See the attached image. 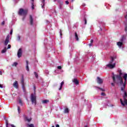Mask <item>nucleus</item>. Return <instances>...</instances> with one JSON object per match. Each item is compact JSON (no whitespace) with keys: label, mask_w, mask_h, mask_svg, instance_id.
Masks as SVG:
<instances>
[{"label":"nucleus","mask_w":127,"mask_h":127,"mask_svg":"<svg viewBox=\"0 0 127 127\" xmlns=\"http://www.w3.org/2000/svg\"><path fill=\"white\" fill-rule=\"evenodd\" d=\"M126 38H127V35H124L120 39V41L117 42V45L119 46V48H122V46H123L124 41L126 40Z\"/></svg>","instance_id":"1"},{"label":"nucleus","mask_w":127,"mask_h":127,"mask_svg":"<svg viewBox=\"0 0 127 127\" xmlns=\"http://www.w3.org/2000/svg\"><path fill=\"white\" fill-rule=\"evenodd\" d=\"M31 101L32 102V104L36 105V94L35 93V91L34 92V94H32L31 95Z\"/></svg>","instance_id":"2"},{"label":"nucleus","mask_w":127,"mask_h":127,"mask_svg":"<svg viewBox=\"0 0 127 127\" xmlns=\"http://www.w3.org/2000/svg\"><path fill=\"white\" fill-rule=\"evenodd\" d=\"M27 14V10H24L22 8H20L18 12L19 15H26Z\"/></svg>","instance_id":"3"},{"label":"nucleus","mask_w":127,"mask_h":127,"mask_svg":"<svg viewBox=\"0 0 127 127\" xmlns=\"http://www.w3.org/2000/svg\"><path fill=\"white\" fill-rule=\"evenodd\" d=\"M21 84L22 85V88L24 92V91H25V86L24 84V78H23V76H22V78L21 80Z\"/></svg>","instance_id":"4"},{"label":"nucleus","mask_w":127,"mask_h":127,"mask_svg":"<svg viewBox=\"0 0 127 127\" xmlns=\"http://www.w3.org/2000/svg\"><path fill=\"white\" fill-rule=\"evenodd\" d=\"M107 67H108V68H110V69H113V68H115L116 67V63H114V64H107Z\"/></svg>","instance_id":"5"},{"label":"nucleus","mask_w":127,"mask_h":127,"mask_svg":"<svg viewBox=\"0 0 127 127\" xmlns=\"http://www.w3.org/2000/svg\"><path fill=\"white\" fill-rule=\"evenodd\" d=\"M8 42H9V35H8L6 36V39L5 40V41L4 43L5 46H6V45L8 44Z\"/></svg>","instance_id":"6"},{"label":"nucleus","mask_w":127,"mask_h":127,"mask_svg":"<svg viewBox=\"0 0 127 127\" xmlns=\"http://www.w3.org/2000/svg\"><path fill=\"white\" fill-rule=\"evenodd\" d=\"M22 56V50L21 49H19L17 52V57L18 58H20Z\"/></svg>","instance_id":"7"},{"label":"nucleus","mask_w":127,"mask_h":127,"mask_svg":"<svg viewBox=\"0 0 127 127\" xmlns=\"http://www.w3.org/2000/svg\"><path fill=\"white\" fill-rule=\"evenodd\" d=\"M97 82L98 84H103V80L102 78H100L99 77H97Z\"/></svg>","instance_id":"8"},{"label":"nucleus","mask_w":127,"mask_h":127,"mask_svg":"<svg viewBox=\"0 0 127 127\" xmlns=\"http://www.w3.org/2000/svg\"><path fill=\"white\" fill-rule=\"evenodd\" d=\"M30 25H33V18H32V16L30 15Z\"/></svg>","instance_id":"9"},{"label":"nucleus","mask_w":127,"mask_h":127,"mask_svg":"<svg viewBox=\"0 0 127 127\" xmlns=\"http://www.w3.org/2000/svg\"><path fill=\"white\" fill-rule=\"evenodd\" d=\"M116 57H111V60L109 62V64H113V63H114V61L115 60V59H116Z\"/></svg>","instance_id":"10"},{"label":"nucleus","mask_w":127,"mask_h":127,"mask_svg":"<svg viewBox=\"0 0 127 127\" xmlns=\"http://www.w3.org/2000/svg\"><path fill=\"white\" fill-rule=\"evenodd\" d=\"M13 86L14 87V88H16V89L18 88V83L17 82V81H15L14 82V83L13 84Z\"/></svg>","instance_id":"11"},{"label":"nucleus","mask_w":127,"mask_h":127,"mask_svg":"<svg viewBox=\"0 0 127 127\" xmlns=\"http://www.w3.org/2000/svg\"><path fill=\"white\" fill-rule=\"evenodd\" d=\"M72 82L75 84V85H79V81L76 78H74L72 80Z\"/></svg>","instance_id":"12"},{"label":"nucleus","mask_w":127,"mask_h":127,"mask_svg":"<svg viewBox=\"0 0 127 127\" xmlns=\"http://www.w3.org/2000/svg\"><path fill=\"white\" fill-rule=\"evenodd\" d=\"M42 1V8H44V5H45V0H41Z\"/></svg>","instance_id":"13"},{"label":"nucleus","mask_w":127,"mask_h":127,"mask_svg":"<svg viewBox=\"0 0 127 127\" xmlns=\"http://www.w3.org/2000/svg\"><path fill=\"white\" fill-rule=\"evenodd\" d=\"M26 69L27 70V71H29V67H28V61H26Z\"/></svg>","instance_id":"14"},{"label":"nucleus","mask_w":127,"mask_h":127,"mask_svg":"<svg viewBox=\"0 0 127 127\" xmlns=\"http://www.w3.org/2000/svg\"><path fill=\"white\" fill-rule=\"evenodd\" d=\"M49 103V100H44L42 101V104H48Z\"/></svg>","instance_id":"15"},{"label":"nucleus","mask_w":127,"mask_h":127,"mask_svg":"<svg viewBox=\"0 0 127 127\" xmlns=\"http://www.w3.org/2000/svg\"><path fill=\"white\" fill-rule=\"evenodd\" d=\"M64 114H68L69 113V109L68 108L64 109Z\"/></svg>","instance_id":"16"},{"label":"nucleus","mask_w":127,"mask_h":127,"mask_svg":"<svg viewBox=\"0 0 127 127\" xmlns=\"http://www.w3.org/2000/svg\"><path fill=\"white\" fill-rule=\"evenodd\" d=\"M25 121H27V122H28V123H29L31 121V118H29L27 117H25Z\"/></svg>","instance_id":"17"},{"label":"nucleus","mask_w":127,"mask_h":127,"mask_svg":"<svg viewBox=\"0 0 127 127\" xmlns=\"http://www.w3.org/2000/svg\"><path fill=\"white\" fill-rule=\"evenodd\" d=\"M63 85H64V81H62L61 83L60 88L59 89V91L62 90V87H63Z\"/></svg>","instance_id":"18"},{"label":"nucleus","mask_w":127,"mask_h":127,"mask_svg":"<svg viewBox=\"0 0 127 127\" xmlns=\"http://www.w3.org/2000/svg\"><path fill=\"white\" fill-rule=\"evenodd\" d=\"M75 38L77 41H79V38L78 37V35L76 32L75 33Z\"/></svg>","instance_id":"19"},{"label":"nucleus","mask_w":127,"mask_h":127,"mask_svg":"<svg viewBox=\"0 0 127 127\" xmlns=\"http://www.w3.org/2000/svg\"><path fill=\"white\" fill-rule=\"evenodd\" d=\"M6 47H4V49L2 50L1 52V53H5L6 52Z\"/></svg>","instance_id":"20"},{"label":"nucleus","mask_w":127,"mask_h":127,"mask_svg":"<svg viewBox=\"0 0 127 127\" xmlns=\"http://www.w3.org/2000/svg\"><path fill=\"white\" fill-rule=\"evenodd\" d=\"M93 42H94V40H91L90 43L88 44L90 47H91V46H93V45H92Z\"/></svg>","instance_id":"21"},{"label":"nucleus","mask_w":127,"mask_h":127,"mask_svg":"<svg viewBox=\"0 0 127 127\" xmlns=\"http://www.w3.org/2000/svg\"><path fill=\"white\" fill-rule=\"evenodd\" d=\"M31 1L32 8V9H34V4H33V1H34V0H31Z\"/></svg>","instance_id":"22"},{"label":"nucleus","mask_w":127,"mask_h":127,"mask_svg":"<svg viewBox=\"0 0 127 127\" xmlns=\"http://www.w3.org/2000/svg\"><path fill=\"white\" fill-rule=\"evenodd\" d=\"M17 40L18 41H19V40H20V36L19 35H18L17 36Z\"/></svg>","instance_id":"23"},{"label":"nucleus","mask_w":127,"mask_h":127,"mask_svg":"<svg viewBox=\"0 0 127 127\" xmlns=\"http://www.w3.org/2000/svg\"><path fill=\"white\" fill-rule=\"evenodd\" d=\"M17 64H18L17 63H14L12 64V66H15V67H16V66H17Z\"/></svg>","instance_id":"24"},{"label":"nucleus","mask_w":127,"mask_h":127,"mask_svg":"<svg viewBox=\"0 0 127 127\" xmlns=\"http://www.w3.org/2000/svg\"><path fill=\"white\" fill-rule=\"evenodd\" d=\"M19 104H20L21 106H22V101H21V99H19Z\"/></svg>","instance_id":"25"},{"label":"nucleus","mask_w":127,"mask_h":127,"mask_svg":"<svg viewBox=\"0 0 127 127\" xmlns=\"http://www.w3.org/2000/svg\"><path fill=\"white\" fill-rule=\"evenodd\" d=\"M125 32L127 33V24H125Z\"/></svg>","instance_id":"26"},{"label":"nucleus","mask_w":127,"mask_h":127,"mask_svg":"<svg viewBox=\"0 0 127 127\" xmlns=\"http://www.w3.org/2000/svg\"><path fill=\"white\" fill-rule=\"evenodd\" d=\"M28 127H34V125L33 124H28Z\"/></svg>","instance_id":"27"},{"label":"nucleus","mask_w":127,"mask_h":127,"mask_svg":"<svg viewBox=\"0 0 127 127\" xmlns=\"http://www.w3.org/2000/svg\"><path fill=\"white\" fill-rule=\"evenodd\" d=\"M18 109V113L20 114V107H19V106H18L17 107Z\"/></svg>","instance_id":"28"},{"label":"nucleus","mask_w":127,"mask_h":127,"mask_svg":"<svg viewBox=\"0 0 127 127\" xmlns=\"http://www.w3.org/2000/svg\"><path fill=\"white\" fill-rule=\"evenodd\" d=\"M34 74L36 78H38V74L36 73V72H35Z\"/></svg>","instance_id":"29"},{"label":"nucleus","mask_w":127,"mask_h":127,"mask_svg":"<svg viewBox=\"0 0 127 127\" xmlns=\"http://www.w3.org/2000/svg\"><path fill=\"white\" fill-rule=\"evenodd\" d=\"M96 88H98V89H99V90H101V91H102L103 92L105 91V89H104L98 87H97Z\"/></svg>","instance_id":"30"},{"label":"nucleus","mask_w":127,"mask_h":127,"mask_svg":"<svg viewBox=\"0 0 127 127\" xmlns=\"http://www.w3.org/2000/svg\"><path fill=\"white\" fill-rule=\"evenodd\" d=\"M84 24H87V19L84 18Z\"/></svg>","instance_id":"31"},{"label":"nucleus","mask_w":127,"mask_h":127,"mask_svg":"<svg viewBox=\"0 0 127 127\" xmlns=\"http://www.w3.org/2000/svg\"><path fill=\"white\" fill-rule=\"evenodd\" d=\"M11 48V46L10 45H8L7 49H10Z\"/></svg>","instance_id":"32"},{"label":"nucleus","mask_w":127,"mask_h":127,"mask_svg":"<svg viewBox=\"0 0 127 127\" xmlns=\"http://www.w3.org/2000/svg\"><path fill=\"white\" fill-rule=\"evenodd\" d=\"M58 69H59V70H61V69H62V67L61 66H58Z\"/></svg>","instance_id":"33"},{"label":"nucleus","mask_w":127,"mask_h":127,"mask_svg":"<svg viewBox=\"0 0 127 127\" xmlns=\"http://www.w3.org/2000/svg\"><path fill=\"white\" fill-rule=\"evenodd\" d=\"M4 23H5V22L4 21H2L1 23V25H4Z\"/></svg>","instance_id":"34"},{"label":"nucleus","mask_w":127,"mask_h":127,"mask_svg":"<svg viewBox=\"0 0 127 127\" xmlns=\"http://www.w3.org/2000/svg\"><path fill=\"white\" fill-rule=\"evenodd\" d=\"M101 96H106V94H105V93H104V92H102V93H101Z\"/></svg>","instance_id":"35"},{"label":"nucleus","mask_w":127,"mask_h":127,"mask_svg":"<svg viewBox=\"0 0 127 127\" xmlns=\"http://www.w3.org/2000/svg\"><path fill=\"white\" fill-rule=\"evenodd\" d=\"M66 4H69V1H65Z\"/></svg>","instance_id":"36"},{"label":"nucleus","mask_w":127,"mask_h":127,"mask_svg":"<svg viewBox=\"0 0 127 127\" xmlns=\"http://www.w3.org/2000/svg\"><path fill=\"white\" fill-rule=\"evenodd\" d=\"M10 34H12V29H11L10 31Z\"/></svg>","instance_id":"37"},{"label":"nucleus","mask_w":127,"mask_h":127,"mask_svg":"<svg viewBox=\"0 0 127 127\" xmlns=\"http://www.w3.org/2000/svg\"><path fill=\"white\" fill-rule=\"evenodd\" d=\"M111 85H112V86H113V87H114V86H115V83H111Z\"/></svg>","instance_id":"38"},{"label":"nucleus","mask_w":127,"mask_h":127,"mask_svg":"<svg viewBox=\"0 0 127 127\" xmlns=\"http://www.w3.org/2000/svg\"><path fill=\"white\" fill-rule=\"evenodd\" d=\"M0 88H3V86H2V85L0 84Z\"/></svg>","instance_id":"39"},{"label":"nucleus","mask_w":127,"mask_h":127,"mask_svg":"<svg viewBox=\"0 0 127 127\" xmlns=\"http://www.w3.org/2000/svg\"><path fill=\"white\" fill-rule=\"evenodd\" d=\"M10 127H15V126H14V125H10Z\"/></svg>","instance_id":"40"},{"label":"nucleus","mask_w":127,"mask_h":127,"mask_svg":"<svg viewBox=\"0 0 127 127\" xmlns=\"http://www.w3.org/2000/svg\"><path fill=\"white\" fill-rule=\"evenodd\" d=\"M0 75H2V72L1 71H0Z\"/></svg>","instance_id":"41"},{"label":"nucleus","mask_w":127,"mask_h":127,"mask_svg":"<svg viewBox=\"0 0 127 127\" xmlns=\"http://www.w3.org/2000/svg\"><path fill=\"white\" fill-rule=\"evenodd\" d=\"M60 35L61 36H62V33H61V30H60Z\"/></svg>","instance_id":"42"},{"label":"nucleus","mask_w":127,"mask_h":127,"mask_svg":"<svg viewBox=\"0 0 127 127\" xmlns=\"http://www.w3.org/2000/svg\"><path fill=\"white\" fill-rule=\"evenodd\" d=\"M56 127H60L59 126V125H57Z\"/></svg>","instance_id":"43"},{"label":"nucleus","mask_w":127,"mask_h":127,"mask_svg":"<svg viewBox=\"0 0 127 127\" xmlns=\"http://www.w3.org/2000/svg\"><path fill=\"white\" fill-rule=\"evenodd\" d=\"M60 9H62V7L61 6H60Z\"/></svg>","instance_id":"44"},{"label":"nucleus","mask_w":127,"mask_h":127,"mask_svg":"<svg viewBox=\"0 0 127 127\" xmlns=\"http://www.w3.org/2000/svg\"><path fill=\"white\" fill-rule=\"evenodd\" d=\"M24 18H25V17H24L23 18V20H24Z\"/></svg>","instance_id":"45"},{"label":"nucleus","mask_w":127,"mask_h":127,"mask_svg":"<svg viewBox=\"0 0 127 127\" xmlns=\"http://www.w3.org/2000/svg\"><path fill=\"white\" fill-rule=\"evenodd\" d=\"M71 1H72V2L74 1V0H71Z\"/></svg>","instance_id":"46"},{"label":"nucleus","mask_w":127,"mask_h":127,"mask_svg":"<svg viewBox=\"0 0 127 127\" xmlns=\"http://www.w3.org/2000/svg\"><path fill=\"white\" fill-rule=\"evenodd\" d=\"M84 127H88L87 126H85Z\"/></svg>","instance_id":"47"},{"label":"nucleus","mask_w":127,"mask_h":127,"mask_svg":"<svg viewBox=\"0 0 127 127\" xmlns=\"http://www.w3.org/2000/svg\"><path fill=\"white\" fill-rule=\"evenodd\" d=\"M52 127H55V126H52Z\"/></svg>","instance_id":"48"},{"label":"nucleus","mask_w":127,"mask_h":127,"mask_svg":"<svg viewBox=\"0 0 127 127\" xmlns=\"http://www.w3.org/2000/svg\"><path fill=\"white\" fill-rule=\"evenodd\" d=\"M34 89H35V87H34Z\"/></svg>","instance_id":"49"}]
</instances>
